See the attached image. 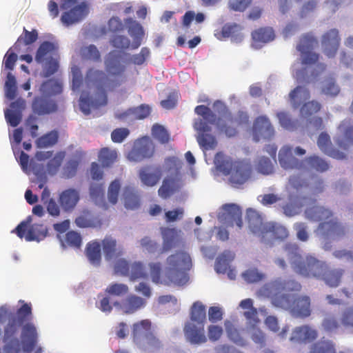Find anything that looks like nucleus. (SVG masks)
Returning <instances> with one entry per match:
<instances>
[{
  "mask_svg": "<svg viewBox=\"0 0 353 353\" xmlns=\"http://www.w3.org/2000/svg\"><path fill=\"white\" fill-rule=\"evenodd\" d=\"M252 37L256 43H268L274 39V32L271 28H260L252 32Z\"/></svg>",
  "mask_w": 353,
  "mask_h": 353,
  "instance_id": "44",
  "label": "nucleus"
},
{
  "mask_svg": "<svg viewBox=\"0 0 353 353\" xmlns=\"http://www.w3.org/2000/svg\"><path fill=\"white\" fill-rule=\"evenodd\" d=\"M161 235L163 238V247L161 254L170 251L175 246L178 238V231L175 228H162Z\"/></svg>",
  "mask_w": 353,
  "mask_h": 353,
  "instance_id": "33",
  "label": "nucleus"
},
{
  "mask_svg": "<svg viewBox=\"0 0 353 353\" xmlns=\"http://www.w3.org/2000/svg\"><path fill=\"white\" fill-rule=\"evenodd\" d=\"M303 161L305 166L306 163L311 169L320 172L327 171L330 167L329 163L325 159L317 155L308 157Z\"/></svg>",
  "mask_w": 353,
  "mask_h": 353,
  "instance_id": "43",
  "label": "nucleus"
},
{
  "mask_svg": "<svg viewBox=\"0 0 353 353\" xmlns=\"http://www.w3.org/2000/svg\"><path fill=\"white\" fill-rule=\"evenodd\" d=\"M81 54L83 59L99 61L101 59V54L94 45H90L81 49Z\"/></svg>",
  "mask_w": 353,
  "mask_h": 353,
  "instance_id": "56",
  "label": "nucleus"
},
{
  "mask_svg": "<svg viewBox=\"0 0 353 353\" xmlns=\"http://www.w3.org/2000/svg\"><path fill=\"white\" fill-rule=\"evenodd\" d=\"M287 258L293 270L297 274L308 278L323 280L331 288L338 287L342 280L345 270L342 268L330 269L325 262L312 256L303 259L299 252L296 244L288 243L284 247Z\"/></svg>",
  "mask_w": 353,
  "mask_h": 353,
  "instance_id": "2",
  "label": "nucleus"
},
{
  "mask_svg": "<svg viewBox=\"0 0 353 353\" xmlns=\"http://www.w3.org/2000/svg\"><path fill=\"white\" fill-rule=\"evenodd\" d=\"M175 183L174 179H165L158 190L159 196L164 199L169 198L175 192Z\"/></svg>",
  "mask_w": 353,
  "mask_h": 353,
  "instance_id": "52",
  "label": "nucleus"
},
{
  "mask_svg": "<svg viewBox=\"0 0 353 353\" xmlns=\"http://www.w3.org/2000/svg\"><path fill=\"white\" fill-rule=\"evenodd\" d=\"M253 139L256 142L269 141L274 136V129L270 120L265 116L257 117L252 128Z\"/></svg>",
  "mask_w": 353,
  "mask_h": 353,
  "instance_id": "14",
  "label": "nucleus"
},
{
  "mask_svg": "<svg viewBox=\"0 0 353 353\" xmlns=\"http://www.w3.org/2000/svg\"><path fill=\"white\" fill-rule=\"evenodd\" d=\"M104 256L106 260H111L123 254V248L111 236H106L101 242Z\"/></svg>",
  "mask_w": 353,
  "mask_h": 353,
  "instance_id": "27",
  "label": "nucleus"
},
{
  "mask_svg": "<svg viewBox=\"0 0 353 353\" xmlns=\"http://www.w3.org/2000/svg\"><path fill=\"white\" fill-rule=\"evenodd\" d=\"M214 163L217 170L224 175H230V183L234 188H239L251 176L252 166L250 163L244 161H233L231 157L222 152L216 154Z\"/></svg>",
  "mask_w": 353,
  "mask_h": 353,
  "instance_id": "5",
  "label": "nucleus"
},
{
  "mask_svg": "<svg viewBox=\"0 0 353 353\" xmlns=\"http://www.w3.org/2000/svg\"><path fill=\"white\" fill-rule=\"evenodd\" d=\"M318 332L309 325H302L294 329L290 340L295 343H310L316 339Z\"/></svg>",
  "mask_w": 353,
  "mask_h": 353,
  "instance_id": "23",
  "label": "nucleus"
},
{
  "mask_svg": "<svg viewBox=\"0 0 353 353\" xmlns=\"http://www.w3.org/2000/svg\"><path fill=\"white\" fill-rule=\"evenodd\" d=\"M289 97L292 106L297 108L310 98V92L307 88L299 85L291 91Z\"/></svg>",
  "mask_w": 353,
  "mask_h": 353,
  "instance_id": "39",
  "label": "nucleus"
},
{
  "mask_svg": "<svg viewBox=\"0 0 353 353\" xmlns=\"http://www.w3.org/2000/svg\"><path fill=\"white\" fill-rule=\"evenodd\" d=\"M146 303L145 299L135 294H130L123 301L121 307L124 313L133 314L143 308Z\"/></svg>",
  "mask_w": 353,
  "mask_h": 353,
  "instance_id": "28",
  "label": "nucleus"
},
{
  "mask_svg": "<svg viewBox=\"0 0 353 353\" xmlns=\"http://www.w3.org/2000/svg\"><path fill=\"white\" fill-rule=\"evenodd\" d=\"M154 150L155 147L152 141L145 137L139 139L137 145L129 152L128 158L130 161L139 162L152 157Z\"/></svg>",
  "mask_w": 353,
  "mask_h": 353,
  "instance_id": "13",
  "label": "nucleus"
},
{
  "mask_svg": "<svg viewBox=\"0 0 353 353\" xmlns=\"http://www.w3.org/2000/svg\"><path fill=\"white\" fill-rule=\"evenodd\" d=\"M23 325L21 330L22 348L24 352L31 353L37 343V333L35 326L28 323L32 319L30 304L23 303L16 312V316L9 317Z\"/></svg>",
  "mask_w": 353,
  "mask_h": 353,
  "instance_id": "7",
  "label": "nucleus"
},
{
  "mask_svg": "<svg viewBox=\"0 0 353 353\" xmlns=\"http://www.w3.org/2000/svg\"><path fill=\"white\" fill-rule=\"evenodd\" d=\"M21 326L15 320L9 318L3 328V342L5 343V353H20L21 343L18 335Z\"/></svg>",
  "mask_w": 353,
  "mask_h": 353,
  "instance_id": "11",
  "label": "nucleus"
},
{
  "mask_svg": "<svg viewBox=\"0 0 353 353\" xmlns=\"http://www.w3.org/2000/svg\"><path fill=\"white\" fill-rule=\"evenodd\" d=\"M152 134L161 143L165 144L169 141L170 134L167 130L161 125L155 124L152 126Z\"/></svg>",
  "mask_w": 353,
  "mask_h": 353,
  "instance_id": "54",
  "label": "nucleus"
},
{
  "mask_svg": "<svg viewBox=\"0 0 353 353\" xmlns=\"http://www.w3.org/2000/svg\"><path fill=\"white\" fill-rule=\"evenodd\" d=\"M250 338L252 340L261 347H264L265 345L266 337L265 334L256 325L250 326L248 330Z\"/></svg>",
  "mask_w": 353,
  "mask_h": 353,
  "instance_id": "57",
  "label": "nucleus"
},
{
  "mask_svg": "<svg viewBox=\"0 0 353 353\" xmlns=\"http://www.w3.org/2000/svg\"><path fill=\"white\" fill-rule=\"evenodd\" d=\"M241 30L240 26L236 23H226L222 29L215 32V36L219 39H226L230 37H233Z\"/></svg>",
  "mask_w": 353,
  "mask_h": 353,
  "instance_id": "50",
  "label": "nucleus"
},
{
  "mask_svg": "<svg viewBox=\"0 0 353 353\" xmlns=\"http://www.w3.org/2000/svg\"><path fill=\"white\" fill-rule=\"evenodd\" d=\"M121 188V183L119 180L115 179L113 181L109 188L108 192V197L109 201L112 204H116L118 201L119 193Z\"/></svg>",
  "mask_w": 353,
  "mask_h": 353,
  "instance_id": "61",
  "label": "nucleus"
},
{
  "mask_svg": "<svg viewBox=\"0 0 353 353\" xmlns=\"http://www.w3.org/2000/svg\"><path fill=\"white\" fill-rule=\"evenodd\" d=\"M59 69V62L57 59L49 58L45 61L43 65V77H49L54 74Z\"/></svg>",
  "mask_w": 353,
  "mask_h": 353,
  "instance_id": "62",
  "label": "nucleus"
},
{
  "mask_svg": "<svg viewBox=\"0 0 353 353\" xmlns=\"http://www.w3.org/2000/svg\"><path fill=\"white\" fill-rule=\"evenodd\" d=\"M247 219L250 230L254 234H259L262 237L263 234V228L267 223L263 222L261 216L254 210H247Z\"/></svg>",
  "mask_w": 353,
  "mask_h": 353,
  "instance_id": "34",
  "label": "nucleus"
},
{
  "mask_svg": "<svg viewBox=\"0 0 353 353\" xmlns=\"http://www.w3.org/2000/svg\"><path fill=\"white\" fill-rule=\"evenodd\" d=\"M105 70L112 76H121L125 72V68L121 64L118 57L110 52L105 61Z\"/></svg>",
  "mask_w": 353,
  "mask_h": 353,
  "instance_id": "36",
  "label": "nucleus"
},
{
  "mask_svg": "<svg viewBox=\"0 0 353 353\" xmlns=\"http://www.w3.org/2000/svg\"><path fill=\"white\" fill-rule=\"evenodd\" d=\"M279 162L281 166L285 170H303L304 162L294 157L292 154V148L290 145H284L279 152Z\"/></svg>",
  "mask_w": 353,
  "mask_h": 353,
  "instance_id": "16",
  "label": "nucleus"
},
{
  "mask_svg": "<svg viewBox=\"0 0 353 353\" xmlns=\"http://www.w3.org/2000/svg\"><path fill=\"white\" fill-rule=\"evenodd\" d=\"M308 353H336V350L332 341L321 340L312 345Z\"/></svg>",
  "mask_w": 353,
  "mask_h": 353,
  "instance_id": "45",
  "label": "nucleus"
},
{
  "mask_svg": "<svg viewBox=\"0 0 353 353\" xmlns=\"http://www.w3.org/2000/svg\"><path fill=\"white\" fill-rule=\"evenodd\" d=\"M117 152L108 147L102 148L98 153V160L103 167H111L117 160Z\"/></svg>",
  "mask_w": 353,
  "mask_h": 353,
  "instance_id": "40",
  "label": "nucleus"
},
{
  "mask_svg": "<svg viewBox=\"0 0 353 353\" xmlns=\"http://www.w3.org/2000/svg\"><path fill=\"white\" fill-rule=\"evenodd\" d=\"M305 216L314 221H321L316 229L319 235L325 239L330 238L340 240L347 233V227L336 217L333 212L323 206L314 205L306 209Z\"/></svg>",
  "mask_w": 353,
  "mask_h": 353,
  "instance_id": "4",
  "label": "nucleus"
},
{
  "mask_svg": "<svg viewBox=\"0 0 353 353\" xmlns=\"http://www.w3.org/2000/svg\"><path fill=\"white\" fill-rule=\"evenodd\" d=\"M166 263L165 275L171 283L178 285L188 283V271L192 266L191 258L188 253L184 251L176 252L167 258Z\"/></svg>",
  "mask_w": 353,
  "mask_h": 353,
  "instance_id": "6",
  "label": "nucleus"
},
{
  "mask_svg": "<svg viewBox=\"0 0 353 353\" xmlns=\"http://www.w3.org/2000/svg\"><path fill=\"white\" fill-rule=\"evenodd\" d=\"M148 276L147 270L144 265L140 261H135L131 264L128 277L130 281L139 279H145Z\"/></svg>",
  "mask_w": 353,
  "mask_h": 353,
  "instance_id": "47",
  "label": "nucleus"
},
{
  "mask_svg": "<svg viewBox=\"0 0 353 353\" xmlns=\"http://www.w3.org/2000/svg\"><path fill=\"white\" fill-rule=\"evenodd\" d=\"M317 44L318 41L311 34H305L300 38L296 50L301 53L303 65H314L319 61V54L312 52L314 47Z\"/></svg>",
  "mask_w": 353,
  "mask_h": 353,
  "instance_id": "12",
  "label": "nucleus"
},
{
  "mask_svg": "<svg viewBox=\"0 0 353 353\" xmlns=\"http://www.w3.org/2000/svg\"><path fill=\"white\" fill-rule=\"evenodd\" d=\"M30 222L31 218L29 216L26 221L21 222L12 232L16 233L20 239L25 237L27 241L43 240L48 234L46 227L42 223H34L28 228Z\"/></svg>",
  "mask_w": 353,
  "mask_h": 353,
  "instance_id": "10",
  "label": "nucleus"
},
{
  "mask_svg": "<svg viewBox=\"0 0 353 353\" xmlns=\"http://www.w3.org/2000/svg\"><path fill=\"white\" fill-rule=\"evenodd\" d=\"M152 322L149 319H143L133 324L132 336L133 341L137 343H141V337L148 332H151Z\"/></svg>",
  "mask_w": 353,
  "mask_h": 353,
  "instance_id": "37",
  "label": "nucleus"
},
{
  "mask_svg": "<svg viewBox=\"0 0 353 353\" xmlns=\"http://www.w3.org/2000/svg\"><path fill=\"white\" fill-rule=\"evenodd\" d=\"M234 254L230 251H224L218 256L215 263V269L219 273H225L234 259Z\"/></svg>",
  "mask_w": 353,
  "mask_h": 353,
  "instance_id": "46",
  "label": "nucleus"
},
{
  "mask_svg": "<svg viewBox=\"0 0 353 353\" xmlns=\"http://www.w3.org/2000/svg\"><path fill=\"white\" fill-rule=\"evenodd\" d=\"M339 44L340 37L336 29H331L323 34L322 45L324 48V52L328 57L335 56Z\"/></svg>",
  "mask_w": 353,
  "mask_h": 353,
  "instance_id": "20",
  "label": "nucleus"
},
{
  "mask_svg": "<svg viewBox=\"0 0 353 353\" xmlns=\"http://www.w3.org/2000/svg\"><path fill=\"white\" fill-rule=\"evenodd\" d=\"M185 339L191 344L200 345L207 342L203 325H195L192 323L185 324L184 328Z\"/></svg>",
  "mask_w": 353,
  "mask_h": 353,
  "instance_id": "17",
  "label": "nucleus"
},
{
  "mask_svg": "<svg viewBox=\"0 0 353 353\" xmlns=\"http://www.w3.org/2000/svg\"><path fill=\"white\" fill-rule=\"evenodd\" d=\"M321 108V105L316 101H311L307 103H305L301 108V113L302 116H303L305 118H307L312 114L317 113L319 111H320Z\"/></svg>",
  "mask_w": 353,
  "mask_h": 353,
  "instance_id": "58",
  "label": "nucleus"
},
{
  "mask_svg": "<svg viewBox=\"0 0 353 353\" xmlns=\"http://www.w3.org/2000/svg\"><path fill=\"white\" fill-rule=\"evenodd\" d=\"M317 145L319 149L326 155L338 160H343L346 158L344 152L340 151L332 146L330 137L326 132H321L317 139Z\"/></svg>",
  "mask_w": 353,
  "mask_h": 353,
  "instance_id": "18",
  "label": "nucleus"
},
{
  "mask_svg": "<svg viewBox=\"0 0 353 353\" xmlns=\"http://www.w3.org/2000/svg\"><path fill=\"white\" fill-rule=\"evenodd\" d=\"M131 264L124 259H119L114 263V272L117 275L128 276Z\"/></svg>",
  "mask_w": 353,
  "mask_h": 353,
  "instance_id": "55",
  "label": "nucleus"
},
{
  "mask_svg": "<svg viewBox=\"0 0 353 353\" xmlns=\"http://www.w3.org/2000/svg\"><path fill=\"white\" fill-rule=\"evenodd\" d=\"M61 8L65 10L61 21L65 26L80 22L89 12L88 4L85 2L77 4V0H63Z\"/></svg>",
  "mask_w": 353,
  "mask_h": 353,
  "instance_id": "8",
  "label": "nucleus"
},
{
  "mask_svg": "<svg viewBox=\"0 0 353 353\" xmlns=\"http://www.w3.org/2000/svg\"><path fill=\"white\" fill-rule=\"evenodd\" d=\"M139 176L141 181L146 186L152 187L157 185L162 177V169L160 166L153 168L145 166L140 169Z\"/></svg>",
  "mask_w": 353,
  "mask_h": 353,
  "instance_id": "22",
  "label": "nucleus"
},
{
  "mask_svg": "<svg viewBox=\"0 0 353 353\" xmlns=\"http://www.w3.org/2000/svg\"><path fill=\"white\" fill-rule=\"evenodd\" d=\"M125 23L128 26L129 34L133 38L131 47L132 49H137L141 46L144 35L143 28L132 18L126 19Z\"/></svg>",
  "mask_w": 353,
  "mask_h": 353,
  "instance_id": "30",
  "label": "nucleus"
},
{
  "mask_svg": "<svg viewBox=\"0 0 353 353\" xmlns=\"http://www.w3.org/2000/svg\"><path fill=\"white\" fill-rule=\"evenodd\" d=\"M85 254L92 265L99 266L101 261L100 243L97 241L89 242L85 248Z\"/></svg>",
  "mask_w": 353,
  "mask_h": 353,
  "instance_id": "38",
  "label": "nucleus"
},
{
  "mask_svg": "<svg viewBox=\"0 0 353 353\" xmlns=\"http://www.w3.org/2000/svg\"><path fill=\"white\" fill-rule=\"evenodd\" d=\"M219 219L223 221L227 226L236 225L239 229L243 226L242 211L234 203H227L222 206V212Z\"/></svg>",
  "mask_w": 353,
  "mask_h": 353,
  "instance_id": "15",
  "label": "nucleus"
},
{
  "mask_svg": "<svg viewBox=\"0 0 353 353\" xmlns=\"http://www.w3.org/2000/svg\"><path fill=\"white\" fill-rule=\"evenodd\" d=\"M79 199V192L75 189L69 188L60 194L59 202L65 211L69 212L74 208Z\"/></svg>",
  "mask_w": 353,
  "mask_h": 353,
  "instance_id": "25",
  "label": "nucleus"
},
{
  "mask_svg": "<svg viewBox=\"0 0 353 353\" xmlns=\"http://www.w3.org/2000/svg\"><path fill=\"white\" fill-rule=\"evenodd\" d=\"M6 96L10 100H13L17 95V81L15 77L8 72L5 82Z\"/></svg>",
  "mask_w": 353,
  "mask_h": 353,
  "instance_id": "51",
  "label": "nucleus"
},
{
  "mask_svg": "<svg viewBox=\"0 0 353 353\" xmlns=\"http://www.w3.org/2000/svg\"><path fill=\"white\" fill-rule=\"evenodd\" d=\"M11 110L5 111L6 121L12 127L17 126L21 120V110L25 108V101L23 99H17L10 103Z\"/></svg>",
  "mask_w": 353,
  "mask_h": 353,
  "instance_id": "24",
  "label": "nucleus"
},
{
  "mask_svg": "<svg viewBox=\"0 0 353 353\" xmlns=\"http://www.w3.org/2000/svg\"><path fill=\"white\" fill-rule=\"evenodd\" d=\"M39 90L43 96H55L62 92L63 85L59 79H50L41 83Z\"/></svg>",
  "mask_w": 353,
  "mask_h": 353,
  "instance_id": "35",
  "label": "nucleus"
},
{
  "mask_svg": "<svg viewBox=\"0 0 353 353\" xmlns=\"http://www.w3.org/2000/svg\"><path fill=\"white\" fill-rule=\"evenodd\" d=\"M129 288L126 284L113 283L105 289V292L114 296H122L128 293Z\"/></svg>",
  "mask_w": 353,
  "mask_h": 353,
  "instance_id": "53",
  "label": "nucleus"
},
{
  "mask_svg": "<svg viewBox=\"0 0 353 353\" xmlns=\"http://www.w3.org/2000/svg\"><path fill=\"white\" fill-rule=\"evenodd\" d=\"M123 203L125 208L137 210L141 205L140 196L135 189L130 186H125L123 192Z\"/></svg>",
  "mask_w": 353,
  "mask_h": 353,
  "instance_id": "32",
  "label": "nucleus"
},
{
  "mask_svg": "<svg viewBox=\"0 0 353 353\" xmlns=\"http://www.w3.org/2000/svg\"><path fill=\"white\" fill-rule=\"evenodd\" d=\"M58 46L50 41L42 42L37 49L35 55V61L38 63H43L49 58H53L52 55L57 51Z\"/></svg>",
  "mask_w": 353,
  "mask_h": 353,
  "instance_id": "31",
  "label": "nucleus"
},
{
  "mask_svg": "<svg viewBox=\"0 0 353 353\" xmlns=\"http://www.w3.org/2000/svg\"><path fill=\"white\" fill-rule=\"evenodd\" d=\"M259 172L263 174H270L274 172V166L268 157H261L256 165Z\"/></svg>",
  "mask_w": 353,
  "mask_h": 353,
  "instance_id": "63",
  "label": "nucleus"
},
{
  "mask_svg": "<svg viewBox=\"0 0 353 353\" xmlns=\"http://www.w3.org/2000/svg\"><path fill=\"white\" fill-rule=\"evenodd\" d=\"M213 107L224 119H217L216 114L205 105H199L194 109L195 113L203 117L195 121L194 128L198 132L196 141L204 150H214L217 145L216 137L210 133L212 128L209 123L216 125L221 132L228 137H232L237 134V127L246 125L249 121V117L245 112L239 111L234 116L221 101H214Z\"/></svg>",
  "mask_w": 353,
  "mask_h": 353,
  "instance_id": "1",
  "label": "nucleus"
},
{
  "mask_svg": "<svg viewBox=\"0 0 353 353\" xmlns=\"http://www.w3.org/2000/svg\"><path fill=\"white\" fill-rule=\"evenodd\" d=\"M85 81L88 86L94 87V97L90 99L89 97H81L79 99V107L84 114L88 115L91 112V108H99L108 103V91L114 90L118 82L108 79V75L102 70L90 68L85 74Z\"/></svg>",
  "mask_w": 353,
  "mask_h": 353,
  "instance_id": "3",
  "label": "nucleus"
},
{
  "mask_svg": "<svg viewBox=\"0 0 353 353\" xmlns=\"http://www.w3.org/2000/svg\"><path fill=\"white\" fill-rule=\"evenodd\" d=\"M322 327L327 332H336L343 327L342 318L334 315L327 316L322 322Z\"/></svg>",
  "mask_w": 353,
  "mask_h": 353,
  "instance_id": "49",
  "label": "nucleus"
},
{
  "mask_svg": "<svg viewBox=\"0 0 353 353\" xmlns=\"http://www.w3.org/2000/svg\"><path fill=\"white\" fill-rule=\"evenodd\" d=\"M301 289V284L292 279L283 281L276 280L271 283L268 287L270 292L273 294V303L282 307L288 305L289 297L285 294L279 296V294L287 292H298Z\"/></svg>",
  "mask_w": 353,
  "mask_h": 353,
  "instance_id": "9",
  "label": "nucleus"
},
{
  "mask_svg": "<svg viewBox=\"0 0 353 353\" xmlns=\"http://www.w3.org/2000/svg\"><path fill=\"white\" fill-rule=\"evenodd\" d=\"M263 228V234L261 237L262 241H265L268 234H270L272 239L280 241L285 240L289 236L287 228L276 223H267Z\"/></svg>",
  "mask_w": 353,
  "mask_h": 353,
  "instance_id": "26",
  "label": "nucleus"
},
{
  "mask_svg": "<svg viewBox=\"0 0 353 353\" xmlns=\"http://www.w3.org/2000/svg\"><path fill=\"white\" fill-rule=\"evenodd\" d=\"M49 97H36L32 104V108L34 113L39 115L49 114L56 112L58 109L55 101L48 98Z\"/></svg>",
  "mask_w": 353,
  "mask_h": 353,
  "instance_id": "19",
  "label": "nucleus"
},
{
  "mask_svg": "<svg viewBox=\"0 0 353 353\" xmlns=\"http://www.w3.org/2000/svg\"><path fill=\"white\" fill-rule=\"evenodd\" d=\"M190 319L197 325H203L206 321L205 307L201 302H195L191 307Z\"/></svg>",
  "mask_w": 353,
  "mask_h": 353,
  "instance_id": "41",
  "label": "nucleus"
},
{
  "mask_svg": "<svg viewBox=\"0 0 353 353\" xmlns=\"http://www.w3.org/2000/svg\"><path fill=\"white\" fill-rule=\"evenodd\" d=\"M63 158L64 154L59 152L57 154L54 158L48 161L47 164V170L49 174H54L57 173L61 165Z\"/></svg>",
  "mask_w": 353,
  "mask_h": 353,
  "instance_id": "64",
  "label": "nucleus"
},
{
  "mask_svg": "<svg viewBox=\"0 0 353 353\" xmlns=\"http://www.w3.org/2000/svg\"><path fill=\"white\" fill-rule=\"evenodd\" d=\"M292 307V311L298 316L307 317L310 315V299L307 296H298L294 299L292 305L290 303L285 307Z\"/></svg>",
  "mask_w": 353,
  "mask_h": 353,
  "instance_id": "29",
  "label": "nucleus"
},
{
  "mask_svg": "<svg viewBox=\"0 0 353 353\" xmlns=\"http://www.w3.org/2000/svg\"><path fill=\"white\" fill-rule=\"evenodd\" d=\"M59 139L57 131L52 130L41 136L37 140V145L39 148H44L55 145Z\"/></svg>",
  "mask_w": 353,
  "mask_h": 353,
  "instance_id": "48",
  "label": "nucleus"
},
{
  "mask_svg": "<svg viewBox=\"0 0 353 353\" xmlns=\"http://www.w3.org/2000/svg\"><path fill=\"white\" fill-rule=\"evenodd\" d=\"M14 51L16 50L12 46L6 53L3 61L5 70L11 71L14 69L18 58Z\"/></svg>",
  "mask_w": 353,
  "mask_h": 353,
  "instance_id": "59",
  "label": "nucleus"
},
{
  "mask_svg": "<svg viewBox=\"0 0 353 353\" xmlns=\"http://www.w3.org/2000/svg\"><path fill=\"white\" fill-rule=\"evenodd\" d=\"M276 116L281 125L283 128L292 130L296 128L297 123L296 121L292 120L287 112H280L277 113Z\"/></svg>",
  "mask_w": 353,
  "mask_h": 353,
  "instance_id": "60",
  "label": "nucleus"
},
{
  "mask_svg": "<svg viewBox=\"0 0 353 353\" xmlns=\"http://www.w3.org/2000/svg\"><path fill=\"white\" fill-rule=\"evenodd\" d=\"M37 39L38 32L36 30L28 31L25 28H23L22 34L19 37L17 41L14 44L13 48L17 52H19L21 43L25 46H28L35 42Z\"/></svg>",
  "mask_w": 353,
  "mask_h": 353,
  "instance_id": "42",
  "label": "nucleus"
},
{
  "mask_svg": "<svg viewBox=\"0 0 353 353\" xmlns=\"http://www.w3.org/2000/svg\"><path fill=\"white\" fill-rule=\"evenodd\" d=\"M340 134L334 138L336 145L344 151L353 145V125H347V122L343 121L338 127Z\"/></svg>",
  "mask_w": 353,
  "mask_h": 353,
  "instance_id": "21",
  "label": "nucleus"
}]
</instances>
